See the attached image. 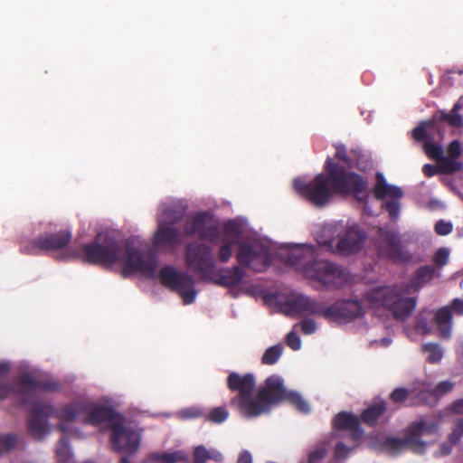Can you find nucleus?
Segmentation results:
<instances>
[{
	"instance_id": "nucleus-1",
	"label": "nucleus",
	"mask_w": 463,
	"mask_h": 463,
	"mask_svg": "<svg viewBox=\"0 0 463 463\" xmlns=\"http://www.w3.org/2000/svg\"><path fill=\"white\" fill-rule=\"evenodd\" d=\"M325 171L307 183L302 178L294 179L295 190L317 207L326 206L335 194H354L360 202L367 199V182L359 174L345 169L330 157L325 162Z\"/></svg>"
},
{
	"instance_id": "nucleus-2",
	"label": "nucleus",
	"mask_w": 463,
	"mask_h": 463,
	"mask_svg": "<svg viewBox=\"0 0 463 463\" xmlns=\"http://www.w3.org/2000/svg\"><path fill=\"white\" fill-rule=\"evenodd\" d=\"M80 258L83 262L93 265L110 266L122 262L121 275L124 278L139 272L149 279H155L158 267L156 256H145L130 241L123 246L114 237L102 233L98 234L93 242L81 246Z\"/></svg>"
},
{
	"instance_id": "nucleus-3",
	"label": "nucleus",
	"mask_w": 463,
	"mask_h": 463,
	"mask_svg": "<svg viewBox=\"0 0 463 463\" xmlns=\"http://www.w3.org/2000/svg\"><path fill=\"white\" fill-rule=\"evenodd\" d=\"M316 255L312 245H294L288 247L284 260L327 289H339L349 282L350 274L345 269L328 260H315Z\"/></svg>"
},
{
	"instance_id": "nucleus-4",
	"label": "nucleus",
	"mask_w": 463,
	"mask_h": 463,
	"mask_svg": "<svg viewBox=\"0 0 463 463\" xmlns=\"http://www.w3.org/2000/svg\"><path fill=\"white\" fill-rule=\"evenodd\" d=\"M184 263L189 271L198 275L203 280L224 288L237 287L246 277V271L239 266L222 269V272L214 274L215 257L211 247L204 242L193 241L185 245Z\"/></svg>"
},
{
	"instance_id": "nucleus-5",
	"label": "nucleus",
	"mask_w": 463,
	"mask_h": 463,
	"mask_svg": "<svg viewBox=\"0 0 463 463\" xmlns=\"http://www.w3.org/2000/svg\"><path fill=\"white\" fill-rule=\"evenodd\" d=\"M364 298L373 308L384 307L400 320L406 319L416 306L415 298L404 297L396 286L372 288L365 293Z\"/></svg>"
},
{
	"instance_id": "nucleus-6",
	"label": "nucleus",
	"mask_w": 463,
	"mask_h": 463,
	"mask_svg": "<svg viewBox=\"0 0 463 463\" xmlns=\"http://www.w3.org/2000/svg\"><path fill=\"white\" fill-rule=\"evenodd\" d=\"M227 386L230 391L238 392L231 400L232 406L246 418L260 416V406L252 398L256 387L255 377L252 373L241 375L238 373H231L227 378Z\"/></svg>"
},
{
	"instance_id": "nucleus-7",
	"label": "nucleus",
	"mask_w": 463,
	"mask_h": 463,
	"mask_svg": "<svg viewBox=\"0 0 463 463\" xmlns=\"http://www.w3.org/2000/svg\"><path fill=\"white\" fill-rule=\"evenodd\" d=\"M332 235L337 237L318 241L326 250L341 256H349L358 252L366 239V233L357 224L344 226L336 224L330 228Z\"/></svg>"
},
{
	"instance_id": "nucleus-8",
	"label": "nucleus",
	"mask_w": 463,
	"mask_h": 463,
	"mask_svg": "<svg viewBox=\"0 0 463 463\" xmlns=\"http://www.w3.org/2000/svg\"><path fill=\"white\" fill-rule=\"evenodd\" d=\"M57 383L49 381H39L30 373L21 374L15 382V388L7 383H0V400L14 393L20 397L22 404H29L36 391H58Z\"/></svg>"
},
{
	"instance_id": "nucleus-9",
	"label": "nucleus",
	"mask_w": 463,
	"mask_h": 463,
	"mask_svg": "<svg viewBox=\"0 0 463 463\" xmlns=\"http://www.w3.org/2000/svg\"><path fill=\"white\" fill-rule=\"evenodd\" d=\"M236 260L244 271L248 268L254 272H263L271 264V256L269 248L258 241H246L239 245Z\"/></svg>"
},
{
	"instance_id": "nucleus-10",
	"label": "nucleus",
	"mask_w": 463,
	"mask_h": 463,
	"mask_svg": "<svg viewBox=\"0 0 463 463\" xmlns=\"http://www.w3.org/2000/svg\"><path fill=\"white\" fill-rule=\"evenodd\" d=\"M158 277L164 287L180 293L184 304L190 305L194 302L196 291L194 280L191 275L178 271L171 266H164L160 269Z\"/></svg>"
},
{
	"instance_id": "nucleus-11",
	"label": "nucleus",
	"mask_w": 463,
	"mask_h": 463,
	"mask_svg": "<svg viewBox=\"0 0 463 463\" xmlns=\"http://www.w3.org/2000/svg\"><path fill=\"white\" fill-rule=\"evenodd\" d=\"M184 230L186 236H197L200 240L212 244L217 243L220 240V227L212 222V215L206 212L196 213L187 219Z\"/></svg>"
},
{
	"instance_id": "nucleus-12",
	"label": "nucleus",
	"mask_w": 463,
	"mask_h": 463,
	"mask_svg": "<svg viewBox=\"0 0 463 463\" xmlns=\"http://www.w3.org/2000/svg\"><path fill=\"white\" fill-rule=\"evenodd\" d=\"M288 391L283 383V380L277 375H270L265 381L264 387L259 389L254 402L260 406V415L269 413L270 406L286 401Z\"/></svg>"
},
{
	"instance_id": "nucleus-13",
	"label": "nucleus",
	"mask_w": 463,
	"mask_h": 463,
	"mask_svg": "<svg viewBox=\"0 0 463 463\" xmlns=\"http://www.w3.org/2000/svg\"><path fill=\"white\" fill-rule=\"evenodd\" d=\"M110 430V440L115 450L132 455L138 449L140 437L136 430L124 423L123 417L112 422Z\"/></svg>"
},
{
	"instance_id": "nucleus-14",
	"label": "nucleus",
	"mask_w": 463,
	"mask_h": 463,
	"mask_svg": "<svg viewBox=\"0 0 463 463\" xmlns=\"http://www.w3.org/2000/svg\"><path fill=\"white\" fill-rule=\"evenodd\" d=\"M360 301L356 299H340L328 307L322 302V317L334 322H349L364 315Z\"/></svg>"
},
{
	"instance_id": "nucleus-15",
	"label": "nucleus",
	"mask_w": 463,
	"mask_h": 463,
	"mask_svg": "<svg viewBox=\"0 0 463 463\" xmlns=\"http://www.w3.org/2000/svg\"><path fill=\"white\" fill-rule=\"evenodd\" d=\"M381 232V237L378 243V253L380 256L386 257L393 262H405L411 259V255L403 248L400 238L392 231Z\"/></svg>"
},
{
	"instance_id": "nucleus-16",
	"label": "nucleus",
	"mask_w": 463,
	"mask_h": 463,
	"mask_svg": "<svg viewBox=\"0 0 463 463\" xmlns=\"http://www.w3.org/2000/svg\"><path fill=\"white\" fill-rule=\"evenodd\" d=\"M373 194L378 200H382L385 197L392 199L384 203V208L388 212L390 218L395 220L400 212L398 200L403 195L402 189L398 186L388 184L383 174L377 173Z\"/></svg>"
},
{
	"instance_id": "nucleus-17",
	"label": "nucleus",
	"mask_w": 463,
	"mask_h": 463,
	"mask_svg": "<svg viewBox=\"0 0 463 463\" xmlns=\"http://www.w3.org/2000/svg\"><path fill=\"white\" fill-rule=\"evenodd\" d=\"M280 307L287 316L300 314L322 316V302L304 295H291L280 303Z\"/></svg>"
},
{
	"instance_id": "nucleus-18",
	"label": "nucleus",
	"mask_w": 463,
	"mask_h": 463,
	"mask_svg": "<svg viewBox=\"0 0 463 463\" xmlns=\"http://www.w3.org/2000/svg\"><path fill=\"white\" fill-rule=\"evenodd\" d=\"M87 409L88 403H86L85 398H78L69 403L63 404L60 408H55L53 406L52 417H56L61 420L58 425V429L61 431L65 432L67 431L65 422H71L77 420L82 421L85 413L84 411Z\"/></svg>"
},
{
	"instance_id": "nucleus-19",
	"label": "nucleus",
	"mask_w": 463,
	"mask_h": 463,
	"mask_svg": "<svg viewBox=\"0 0 463 463\" xmlns=\"http://www.w3.org/2000/svg\"><path fill=\"white\" fill-rule=\"evenodd\" d=\"M52 415V405L41 402H36L28 419V430L30 434L36 439L43 438L48 432V427L43 418H50Z\"/></svg>"
},
{
	"instance_id": "nucleus-20",
	"label": "nucleus",
	"mask_w": 463,
	"mask_h": 463,
	"mask_svg": "<svg viewBox=\"0 0 463 463\" xmlns=\"http://www.w3.org/2000/svg\"><path fill=\"white\" fill-rule=\"evenodd\" d=\"M85 402L88 403V409L84 411L85 413L82 420V422L84 423L98 425L99 423L108 422L111 429L112 422L122 418L110 407L97 404L86 398Z\"/></svg>"
},
{
	"instance_id": "nucleus-21",
	"label": "nucleus",
	"mask_w": 463,
	"mask_h": 463,
	"mask_svg": "<svg viewBox=\"0 0 463 463\" xmlns=\"http://www.w3.org/2000/svg\"><path fill=\"white\" fill-rule=\"evenodd\" d=\"M71 237L70 230H61L39 236L33 241V245L44 251L58 250L66 248L71 242Z\"/></svg>"
},
{
	"instance_id": "nucleus-22",
	"label": "nucleus",
	"mask_w": 463,
	"mask_h": 463,
	"mask_svg": "<svg viewBox=\"0 0 463 463\" xmlns=\"http://www.w3.org/2000/svg\"><path fill=\"white\" fill-rule=\"evenodd\" d=\"M426 155L439 164V171L442 174H453L463 169V163L449 159L443 156L441 146L426 142L423 146Z\"/></svg>"
},
{
	"instance_id": "nucleus-23",
	"label": "nucleus",
	"mask_w": 463,
	"mask_h": 463,
	"mask_svg": "<svg viewBox=\"0 0 463 463\" xmlns=\"http://www.w3.org/2000/svg\"><path fill=\"white\" fill-rule=\"evenodd\" d=\"M410 432L416 444V453L422 454L426 450V442L420 439L422 434H436L439 431L438 421L420 420L409 426Z\"/></svg>"
},
{
	"instance_id": "nucleus-24",
	"label": "nucleus",
	"mask_w": 463,
	"mask_h": 463,
	"mask_svg": "<svg viewBox=\"0 0 463 463\" xmlns=\"http://www.w3.org/2000/svg\"><path fill=\"white\" fill-rule=\"evenodd\" d=\"M181 241L178 229L165 225L163 222H157V230L154 236L156 247H174Z\"/></svg>"
},
{
	"instance_id": "nucleus-25",
	"label": "nucleus",
	"mask_w": 463,
	"mask_h": 463,
	"mask_svg": "<svg viewBox=\"0 0 463 463\" xmlns=\"http://www.w3.org/2000/svg\"><path fill=\"white\" fill-rule=\"evenodd\" d=\"M434 323L442 339H449L452 334L453 317L449 307H439L434 314Z\"/></svg>"
},
{
	"instance_id": "nucleus-26",
	"label": "nucleus",
	"mask_w": 463,
	"mask_h": 463,
	"mask_svg": "<svg viewBox=\"0 0 463 463\" xmlns=\"http://www.w3.org/2000/svg\"><path fill=\"white\" fill-rule=\"evenodd\" d=\"M333 427L337 430H350L355 438L361 436L363 432L358 417L346 411H341L335 416Z\"/></svg>"
},
{
	"instance_id": "nucleus-27",
	"label": "nucleus",
	"mask_w": 463,
	"mask_h": 463,
	"mask_svg": "<svg viewBox=\"0 0 463 463\" xmlns=\"http://www.w3.org/2000/svg\"><path fill=\"white\" fill-rule=\"evenodd\" d=\"M385 411L386 402L382 400L364 410L361 413V420L367 426L373 427L377 424L378 420L385 413Z\"/></svg>"
},
{
	"instance_id": "nucleus-28",
	"label": "nucleus",
	"mask_w": 463,
	"mask_h": 463,
	"mask_svg": "<svg viewBox=\"0 0 463 463\" xmlns=\"http://www.w3.org/2000/svg\"><path fill=\"white\" fill-rule=\"evenodd\" d=\"M435 274L436 269L433 266H421L416 270L415 275L411 279V286L415 289H419L430 282Z\"/></svg>"
},
{
	"instance_id": "nucleus-29",
	"label": "nucleus",
	"mask_w": 463,
	"mask_h": 463,
	"mask_svg": "<svg viewBox=\"0 0 463 463\" xmlns=\"http://www.w3.org/2000/svg\"><path fill=\"white\" fill-rule=\"evenodd\" d=\"M384 445L392 451H398L403 448H409L416 453V444L409 429L407 430L406 436L404 438L400 439L389 437L385 439Z\"/></svg>"
},
{
	"instance_id": "nucleus-30",
	"label": "nucleus",
	"mask_w": 463,
	"mask_h": 463,
	"mask_svg": "<svg viewBox=\"0 0 463 463\" xmlns=\"http://www.w3.org/2000/svg\"><path fill=\"white\" fill-rule=\"evenodd\" d=\"M212 459L215 462H221L223 459L222 454L216 449H208L203 445H199L194 449V462L205 463Z\"/></svg>"
},
{
	"instance_id": "nucleus-31",
	"label": "nucleus",
	"mask_w": 463,
	"mask_h": 463,
	"mask_svg": "<svg viewBox=\"0 0 463 463\" xmlns=\"http://www.w3.org/2000/svg\"><path fill=\"white\" fill-rule=\"evenodd\" d=\"M187 455L181 450L174 452H155L149 455V460L154 463H176L180 461H187Z\"/></svg>"
},
{
	"instance_id": "nucleus-32",
	"label": "nucleus",
	"mask_w": 463,
	"mask_h": 463,
	"mask_svg": "<svg viewBox=\"0 0 463 463\" xmlns=\"http://www.w3.org/2000/svg\"><path fill=\"white\" fill-rule=\"evenodd\" d=\"M184 210L178 207H165L161 215L157 218V222H163L164 224L173 226L183 220Z\"/></svg>"
},
{
	"instance_id": "nucleus-33",
	"label": "nucleus",
	"mask_w": 463,
	"mask_h": 463,
	"mask_svg": "<svg viewBox=\"0 0 463 463\" xmlns=\"http://www.w3.org/2000/svg\"><path fill=\"white\" fill-rule=\"evenodd\" d=\"M460 105L458 103L454 104L452 109L449 112L440 111L439 118L441 121L448 123L450 127L459 128L463 125V118L458 113Z\"/></svg>"
},
{
	"instance_id": "nucleus-34",
	"label": "nucleus",
	"mask_w": 463,
	"mask_h": 463,
	"mask_svg": "<svg viewBox=\"0 0 463 463\" xmlns=\"http://www.w3.org/2000/svg\"><path fill=\"white\" fill-rule=\"evenodd\" d=\"M424 354H427V361L430 364H437L443 357V352L440 346L436 343H428L421 346Z\"/></svg>"
},
{
	"instance_id": "nucleus-35",
	"label": "nucleus",
	"mask_w": 463,
	"mask_h": 463,
	"mask_svg": "<svg viewBox=\"0 0 463 463\" xmlns=\"http://www.w3.org/2000/svg\"><path fill=\"white\" fill-rule=\"evenodd\" d=\"M283 352V345L277 344L269 347L261 357V363L267 365H272L276 364L280 358Z\"/></svg>"
},
{
	"instance_id": "nucleus-36",
	"label": "nucleus",
	"mask_w": 463,
	"mask_h": 463,
	"mask_svg": "<svg viewBox=\"0 0 463 463\" xmlns=\"http://www.w3.org/2000/svg\"><path fill=\"white\" fill-rule=\"evenodd\" d=\"M18 438L14 434H0V456L4 452H10L15 449L18 446Z\"/></svg>"
},
{
	"instance_id": "nucleus-37",
	"label": "nucleus",
	"mask_w": 463,
	"mask_h": 463,
	"mask_svg": "<svg viewBox=\"0 0 463 463\" xmlns=\"http://www.w3.org/2000/svg\"><path fill=\"white\" fill-rule=\"evenodd\" d=\"M221 242L222 244L220 245L217 258L221 263H227L232 256L233 241H227L225 238H222Z\"/></svg>"
},
{
	"instance_id": "nucleus-38",
	"label": "nucleus",
	"mask_w": 463,
	"mask_h": 463,
	"mask_svg": "<svg viewBox=\"0 0 463 463\" xmlns=\"http://www.w3.org/2000/svg\"><path fill=\"white\" fill-rule=\"evenodd\" d=\"M204 416L207 421L219 424L228 419L229 411L224 407H215Z\"/></svg>"
},
{
	"instance_id": "nucleus-39",
	"label": "nucleus",
	"mask_w": 463,
	"mask_h": 463,
	"mask_svg": "<svg viewBox=\"0 0 463 463\" xmlns=\"http://www.w3.org/2000/svg\"><path fill=\"white\" fill-rule=\"evenodd\" d=\"M286 401L294 405L300 412H309L310 408L308 403L298 392H288Z\"/></svg>"
},
{
	"instance_id": "nucleus-40",
	"label": "nucleus",
	"mask_w": 463,
	"mask_h": 463,
	"mask_svg": "<svg viewBox=\"0 0 463 463\" xmlns=\"http://www.w3.org/2000/svg\"><path fill=\"white\" fill-rule=\"evenodd\" d=\"M56 457L62 463L68 462L71 457L68 440L65 437H62L57 443Z\"/></svg>"
},
{
	"instance_id": "nucleus-41",
	"label": "nucleus",
	"mask_w": 463,
	"mask_h": 463,
	"mask_svg": "<svg viewBox=\"0 0 463 463\" xmlns=\"http://www.w3.org/2000/svg\"><path fill=\"white\" fill-rule=\"evenodd\" d=\"M178 415L183 420H192L203 417L205 413L200 407L193 406L181 410Z\"/></svg>"
},
{
	"instance_id": "nucleus-42",
	"label": "nucleus",
	"mask_w": 463,
	"mask_h": 463,
	"mask_svg": "<svg viewBox=\"0 0 463 463\" xmlns=\"http://www.w3.org/2000/svg\"><path fill=\"white\" fill-rule=\"evenodd\" d=\"M411 392L408 389L404 387H398L395 388L391 393H390V399L394 403H403L407 401L409 398Z\"/></svg>"
},
{
	"instance_id": "nucleus-43",
	"label": "nucleus",
	"mask_w": 463,
	"mask_h": 463,
	"mask_svg": "<svg viewBox=\"0 0 463 463\" xmlns=\"http://www.w3.org/2000/svg\"><path fill=\"white\" fill-rule=\"evenodd\" d=\"M335 149H336L335 155V158L343 161L346 165V166L349 168H353V167L356 166L355 164L354 163V161L352 160V158L348 156L345 146H343V145L336 146Z\"/></svg>"
},
{
	"instance_id": "nucleus-44",
	"label": "nucleus",
	"mask_w": 463,
	"mask_h": 463,
	"mask_svg": "<svg viewBox=\"0 0 463 463\" xmlns=\"http://www.w3.org/2000/svg\"><path fill=\"white\" fill-rule=\"evenodd\" d=\"M463 436V419H458L454 424L451 433L449 435V440L451 443H458Z\"/></svg>"
},
{
	"instance_id": "nucleus-45",
	"label": "nucleus",
	"mask_w": 463,
	"mask_h": 463,
	"mask_svg": "<svg viewBox=\"0 0 463 463\" xmlns=\"http://www.w3.org/2000/svg\"><path fill=\"white\" fill-rule=\"evenodd\" d=\"M449 250L447 248L439 249L433 257V261L439 267L445 266L449 261Z\"/></svg>"
},
{
	"instance_id": "nucleus-46",
	"label": "nucleus",
	"mask_w": 463,
	"mask_h": 463,
	"mask_svg": "<svg viewBox=\"0 0 463 463\" xmlns=\"http://www.w3.org/2000/svg\"><path fill=\"white\" fill-rule=\"evenodd\" d=\"M454 388V383L450 381H442L439 383L433 390V394L436 396H441L450 392Z\"/></svg>"
},
{
	"instance_id": "nucleus-47",
	"label": "nucleus",
	"mask_w": 463,
	"mask_h": 463,
	"mask_svg": "<svg viewBox=\"0 0 463 463\" xmlns=\"http://www.w3.org/2000/svg\"><path fill=\"white\" fill-rule=\"evenodd\" d=\"M453 225L449 222L439 220L435 223L434 230L437 234L445 236L452 232Z\"/></svg>"
},
{
	"instance_id": "nucleus-48",
	"label": "nucleus",
	"mask_w": 463,
	"mask_h": 463,
	"mask_svg": "<svg viewBox=\"0 0 463 463\" xmlns=\"http://www.w3.org/2000/svg\"><path fill=\"white\" fill-rule=\"evenodd\" d=\"M448 156L449 159H458L461 154V144L458 140H453L448 146L447 149Z\"/></svg>"
},
{
	"instance_id": "nucleus-49",
	"label": "nucleus",
	"mask_w": 463,
	"mask_h": 463,
	"mask_svg": "<svg viewBox=\"0 0 463 463\" xmlns=\"http://www.w3.org/2000/svg\"><path fill=\"white\" fill-rule=\"evenodd\" d=\"M326 449L323 447L316 448L308 453V463H319L326 456Z\"/></svg>"
},
{
	"instance_id": "nucleus-50",
	"label": "nucleus",
	"mask_w": 463,
	"mask_h": 463,
	"mask_svg": "<svg viewBox=\"0 0 463 463\" xmlns=\"http://www.w3.org/2000/svg\"><path fill=\"white\" fill-rule=\"evenodd\" d=\"M286 342L287 345L294 351L299 350L301 347V340L294 331H291L287 335Z\"/></svg>"
},
{
	"instance_id": "nucleus-51",
	"label": "nucleus",
	"mask_w": 463,
	"mask_h": 463,
	"mask_svg": "<svg viewBox=\"0 0 463 463\" xmlns=\"http://www.w3.org/2000/svg\"><path fill=\"white\" fill-rule=\"evenodd\" d=\"M301 331L305 335H310L317 330V324L313 319H304L301 324Z\"/></svg>"
},
{
	"instance_id": "nucleus-52",
	"label": "nucleus",
	"mask_w": 463,
	"mask_h": 463,
	"mask_svg": "<svg viewBox=\"0 0 463 463\" xmlns=\"http://www.w3.org/2000/svg\"><path fill=\"white\" fill-rule=\"evenodd\" d=\"M448 307H449L451 313L454 312L458 316H463V299L454 298Z\"/></svg>"
},
{
	"instance_id": "nucleus-53",
	"label": "nucleus",
	"mask_w": 463,
	"mask_h": 463,
	"mask_svg": "<svg viewBox=\"0 0 463 463\" xmlns=\"http://www.w3.org/2000/svg\"><path fill=\"white\" fill-rule=\"evenodd\" d=\"M412 137L418 141H423L427 138V131L423 125L418 126L412 130Z\"/></svg>"
},
{
	"instance_id": "nucleus-54",
	"label": "nucleus",
	"mask_w": 463,
	"mask_h": 463,
	"mask_svg": "<svg viewBox=\"0 0 463 463\" xmlns=\"http://www.w3.org/2000/svg\"><path fill=\"white\" fill-rule=\"evenodd\" d=\"M349 453V448L343 442H337L335 447V456L338 458H345Z\"/></svg>"
},
{
	"instance_id": "nucleus-55",
	"label": "nucleus",
	"mask_w": 463,
	"mask_h": 463,
	"mask_svg": "<svg viewBox=\"0 0 463 463\" xmlns=\"http://www.w3.org/2000/svg\"><path fill=\"white\" fill-rule=\"evenodd\" d=\"M422 172L427 177H431L438 173H440L439 171V165L437 167L430 164H426L422 167Z\"/></svg>"
},
{
	"instance_id": "nucleus-56",
	"label": "nucleus",
	"mask_w": 463,
	"mask_h": 463,
	"mask_svg": "<svg viewBox=\"0 0 463 463\" xmlns=\"http://www.w3.org/2000/svg\"><path fill=\"white\" fill-rule=\"evenodd\" d=\"M416 328L418 330H422L424 334H429L430 332V327L426 318L420 317L416 322Z\"/></svg>"
},
{
	"instance_id": "nucleus-57",
	"label": "nucleus",
	"mask_w": 463,
	"mask_h": 463,
	"mask_svg": "<svg viewBox=\"0 0 463 463\" xmlns=\"http://www.w3.org/2000/svg\"><path fill=\"white\" fill-rule=\"evenodd\" d=\"M223 230L226 232H232L235 234H238L240 232L238 224L232 220H229L224 223Z\"/></svg>"
},
{
	"instance_id": "nucleus-58",
	"label": "nucleus",
	"mask_w": 463,
	"mask_h": 463,
	"mask_svg": "<svg viewBox=\"0 0 463 463\" xmlns=\"http://www.w3.org/2000/svg\"><path fill=\"white\" fill-rule=\"evenodd\" d=\"M453 445H456L455 443H451L449 439L447 442H444L440 445L439 447V454L441 456H447L449 455L451 450H452V447Z\"/></svg>"
},
{
	"instance_id": "nucleus-59",
	"label": "nucleus",
	"mask_w": 463,
	"mask_h": 463,
	"mask_svg": "<svg viewBox=\"0 0 463 463\" xmlns=\"http://www.w3.org/2000/svg\"><path fill=\"white\" fill-rule=\"evenodd\" d=\"M237 463H252V456L248 450L240 453Z\"/></svg>"
},
{
	"instance_id": "nucleus-60",
	"label": "nucleus",
	"mask_w": 463,
	"mask_h": 463,
	"mask_svg": "<svg viewBox=\"0 0 463 463\" xmlns=\"http://www.w3.org/2000/svg\"><path fill=\"white\" fill-rule=\"evenodd\" d=\"M450 410L454 413L462 414L463 415V399L455 401L451 404Z\"/></svg>"
},
{
	"instance_id": "nucleus-61",
	"label": "nucleus",
	"mask_w": 463,
	"mask_h": 463,
	"mask_svg": "<svg viewBox=\"0 0 463 463\" xmlns=\"http://www.w3.org/2000/svg\"><path fill=\"white\" fill-rule=\"evenodd\" d=\"M10 366L7 363L1 362L0 363V376L5 375L9 373Z\"/></svg>"
},
{
	"instance_id": "nucleus-62",
	"label": "nucleus",
	"mask_w": 463,
	"mask_h": 463,
	"mask_svg": "<svg viewBox=\"0 0 463 463\" xmlns=\"http://www.w3.org/2000/svg\"><path fill=\"white\" fill-rule=\"evenodd\" d=\"M119 463H131V462H130V460L127 457L123 456L120 458Z\"/></svg>"
}]
</instances>
